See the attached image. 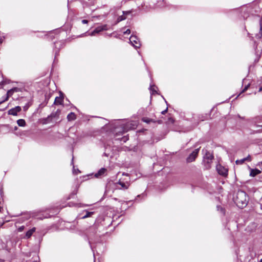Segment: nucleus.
I'll return each mask as SVG.
<instances>
[{"mask_svg": "<svg viewBox=\"0 0 262 262\" xmlns=\"http://www.w3.org/2000/svg\"><path fill=\"white\" fill-rule=\"evenodd\" d=\"M150 90H151V91H152L153 92H156V90H155L154 88H153V87H151V88H150Z\"/></svg>", "mask_w": 262, "mask_h": 262, "instance_id": "2f4dec72", "label": "nucleus"}, {"mask_svg": "<svg viewBox=\"0 0 262 262\" xmlns=\"http://www.w3.org/2000/svg\"><path fill=\"white\" fill-rule=\"evenodd\" d=\"M167 110H168V108H167L165 110L162 111L161 113L162 114H165L167 112Z\"/></svg>", "mask_w": 262, "mask_h": 262, "instance_id": "c756f323", "label": "nucleus"}, {"mask_svg": "<svg viewBox=\"0 0 262 262\" xmlns=\"http://www.w3.org/2000/svg\"><path fill=\"white\" fill-rule=\"evenodd\" d=\"M67 119L69 121L74 120L76 119V115L74 113H70L67 116Z\"/></svg>", "mask_w": 262, "mask_h": 262, "instance_id": "ddd939ff", "label": "nucleus"}, {"mask_svg": "<svg viewBox=\"0 0 262 262\" xmlns=\"http://www.w3.org/2000/svg\"><path fill=\"white\" fill-rule=\"evenodd\" d=\"M93 214H94V212H88V211H86V214L84 216H83L82 218V219H85V218H86V217H90Z\"/></svg>", "mask_w": 262, "mask_h": 262, "instance_id": "a211bd4d", "label": "nucleus"}, {"mask_svg": "<svg viewBox=\"0 0 262 262\" xmlns=\"http://www.w3.org/2000/svg\"><path fill=\"white\" fill-rule=\"evenodd\" d=\"M250 169V176L252 177H254L260 174L261 173V170L258 169H252L251 168H249Z\"/></svg>", "mask_w": 262, "mask_h": 262, "instance_id": "1a4fd4ad", "label": "nucleus"}, {"mask_svg": "<svg viewBox=\"0 0 262 262\" xmlns=\"http://www.w3.org/2000/svg\"><path fill=\"white\" fill-rule=\"evenodd\" d=\"M36 228L35 227L32 228L26 232L25 237L26 238H29L33 233L35 231Z\"/></svg>", "mask_w": 262, "mask_h": 262, "instance_id": "f8f14e48", "label": "nucleus"}, {"mask_svg": "<svg viewBox=\"0 0 262 262\" xmlns=\"http://www.w3.org/2000/svg\"><path fill=\"white\" fill-rule=\"evenodd\" d=\"M217 209L218 210H220L222 213L223 214H225V211H224V209L221 206H217Z\"/></svg>", "mask_w": 262, "mask_h": 262, "instance_id": "5701e85b", "label": "nucleus"}, {"mask_svg": "<svg viewBox=\"0 0 262 262\" xmlns=\"http://www.w3.org/2000/svg\"><path fill=\"white\" fill-rule=\"evenodd\" d=\"M107 30V25H104L103 26H99L95 29V30L91 32L90 34V35L91 36H94L96 35V34L99 33V32H101L103 30Z\"/></svg>", "mask_w": 262, "mask_h": 262, "instance_id": "423d86ee", "label": "nucleus"}, {"mask_svg": "<svg viewBox=\"0 0 262 262\" xmlns=\"http://www.w3.org/2000/svg\"><path fill=\"white\" fill-rule=\"evenodd\" d=\"M142 120V121L143 122H146L147 123H149L150 122H156L154 120H152L151 119L148 118H143Z\"/></svg>", "mask_w": 262, "mask_h": 262, "instance_id": "dca6fc26", "label": "nucleus"}, {"mask_svg": "<svg viewBox=\"0 0 262 262\" xmlns=\"http://www.w3.org/2000/svg\"><path fill=\"white\" fill-rule=\"evenodd\" d=\"M257 166H259V168L261 169V170H262V161L261 162H258L257 165Z\"/></svg>", "mask_w": 262, "mask_h": 262, "instance_id": "393cba45", "label": "nucleus"}, {"mask_svg": "<svg viewBox=\"0 0 262 262\" xmlns=\"http://www.w3.org/2000/svg\"><path fill=\"white\" fill-rule=\"evenodd\" d=\"M62 101L63 100L62 98L58 97H56L55 99L54 103L56 105L61 104L62 102Z\"/></svg>", "mask_w": 262, "mask_h": 262, "instance_id": "4468645a", "label": "nucleus"}, {"mask_svg": "<svg viewBox=\"0 0 262 262\" xmlns=\"http://www.w3.org/2000/svg\"><path fill=\"white\" fill-rule=\"evenodd\" d=\"M126 13L128 14V13H129V12H126Z\"/></svg>", "mask_w": 262, "mask_h": 262, "instance_id": "c9c22d12", "label": "nucleus"}, {"mask_svg": "<svg viewBox=\"0 0 262 262\" xmlns=\"http://www.w3.org/2000/svg\"><path fill=\"white\" fill-rule=\"evenodd\" d=\"M199 150V148H197L191 153L186 159L187 162L190 163L194 161L198 155Z\"/></svg>", "mask_w": 262, "mask_h": 262, "instance_id": "20e7f679", "label": "nucleus"}, {"mask_svg": "<svg viewBox=\"0 0 262 262\" xmlns=\"http://www.w3.org/2000/svg\"><path fill=\"white\" fill-rule=\"evenodd\" d=\"M248 87H249V85H247V86L244 88V89L243 90L242 92H244L245 91H246L247 90V89H248Z\"/></svg>", "mask_w": 262, "mask_h": 262, "instance_id": "c85d7f7f", "label": "nucleus"}, {"mask_svg": "<svg viewBox=\"0 0 262 262\" xmlns=\"http://www.w3.org/2000/svg\"><path fill=\"white\" fill-rule=\"evenodd\" d=\"M24 228L25 227L24 226H22L18 228V231L21 232L24 229Z\"/></svg>", "mask_w": 262, "mask_h": 262, "instance_id": "bb28decb", "label": "nucleus"}, {"mask_svg": "<svg viewBox=\"0 0 262 262\" xmlns=\"http://www.w3.org/2000/svg\"><path fill=\"white\" fill-rule=\"evenodd\" d=\"M9 96L6 94V96L3 100L0 101V104L3 103V102L7 101L9 99Z\"/></svg>", "mask_w": 262, "mask_h": 262, "instance_id": "aec40b11", "label": "nucleus"}, {"mask_svg": "<svg viewBox=\"0 0 262 262\" xmlns=\"http://www.w3.org/2000/svg\"><path fill=\"white\" fill-rule=\"evenodd\" d=\"M16 91V88H13L11 90H9V91H8L6 95H8L10 97V96L12 95L14 92Z\"/></svg>", "mask_w": 262, "mask_h": 262, "instance_id": "f3484780", "label": "nucleus"}, {"mask_svg": "<svg viewBox=\"0 0 262 262\" xmlns=\"http://www.w3.org/2000/svg\"><path fill=\"white\" fill-rule=\"evenodd\" d=\"M259 262H262V258L260 260Z\"/></svg>", "mask_w": 262, "mask_h": 262, "instance_id": "f704fd0d", "label": "nucleus"}, {"mask_svg": "<svg viewBox=\"0 0 262 262\" xmlns=\"http://www.w3.org/2000/svg\"><path fill=\"white\" fill-rule=\"evenodd\" d=\"M129 41L132 45L136 48H139L141 46L139 39L136 36H131L129 38Z\"/></svg>", "mask_w": 262, "mask_h": 262, "instance_id": "39448f33", "label": "nucleus"}, {"mask_svg": "<svg viewBox=\"0 0 262 262\" xmlns=\"http://www.w3.org/2000/svg\"><path fill=\"white\" fill-rule=\"evenodd\" d=\"M82 23L83 24H88V21L87 20H86V19H83V20H82Z\"/></svg>", "mask_w": 262, "mask_h": 262, "instance_id": "cd10ccee", "label": "nucleus"}, {"mask_svg": "<svg viewBox=\"0 0 262 262\" xmlns=\"http://www.w3.org/2000/svg\"><path fill=\"white\" fill-rule=\"evenodd\" d=\"M213 159V155L209 152H206L204 157L203 163L206 169H209L211 167V163Z\"/></svg>", "mask_w": 262, "mask_h": 262, "instance_id": "f03ea898", "label": "nucleus"}, {"mask_svg": "<svg viewBox=\"0 0 262 262\" xmlns=\"http://www.w3.org/2000/svg\"><path fill=\"white\" fill-rule=\"evenodd\" d=\"M216 169L218 173L223 176H226L228 173V170L221 165L216 166Z\"/></svg>", "mask_w": 262, "mask_h": 262, "instance_id": "0eeeda50", "label": "nucleus"}, {"mask_svg": "<svg viewBox=\"0 0 262 262\" xmlns=\"http://www.w3.org/2000/svg\"><path fill=\"white\" fill-rule=\"evenodd\" d=\"M259 26H260L259 34L260 35V37H261L262 36V17H261L260 20Z\"/></svg>", "mask_w": 262, "mask_h": 262, "instance_id": "6ab92c4d", "label": "nucleus"}, {"mask_svg": "<svg viewBox=\"0 0 262 262\" xmlns=\"http://www.w3.org/2000/svg\"><path fill=\"white\" fill-rule=\"evenodd\" d=\"M169 121H170V122H172V123H173V119L172 118H170L169 119Z\"/></svg>", "mask_w": 262, "mask_h": 262, "instance_id": "473e14b6", "label": "nucleus"}, {"mask_svg": "<svg viewBox=\"0 0 262 262\" xmlns=\"http://www.w3.org/2000/svg\"><path fill=\"white\" fill-rule=\"evenodd\" d=\"M33 262H38V261H33Z\"/></svg>", "mask_w": 262, "mask_h": 262, "instance_id": "e433bc0d", "label": "nucleus"}, {"mask_svg": "<svg viewBox=\"0 0 262 262\" xmlns=\"http://www.w3.org/2000/svg\"><path fill=\"white\" fill-rule=\"evenodd\" d=\"M106 172V169L104 168H101L96 173H95V176L97 178L101 177L104 175Z\"/></svg>", "mask_w": 262, "mask_h": 262, "instance_id": "9d476101", "label": "nucleus"}, {"mask_svg": "<svg viewBox=\"0 0 262 262\" xmlns=\"http://www.w3.org/2000/svg\"><path fill=\"white\" fill-rule=\"evenodd\" d=\"M244 162L245 160L243 159L241 160H237L235 162L237 164H242L244 163Z\"/></svg>", "mask_w": 262, "mask_h": 262, "instance_id": "4be33fe9", "label": "nucleus"}, {"mask_svg": "<svg viewBox=\"0 0 262 262\" xmlns=\"http://www.w3.org/2000/svg\"><path fill=\"white\" fill-rule=\"evenodd\" d=\"M262 91V87H260L259 89V92H261Z\"/></svg>", "mask_w": 262, "mask_h": 262, "instance_id": "72a5a7b5", "label": "nucleus"}, {"mask_svg": "<svg viewBox=\"0 0 262 262\" xmlns=\"http://www.w3.org/2000/svg\"><path fill=\"white\" fill-rule=\"evenodd\" d=\"M125 18H126V17L124 15L120 16L117 19V21L118 22L121 21L123 20H124Z\"/></svg>", "mask_w": 262, "mask_h": 262, "instance_id": "412c9836", "label": "nucleus"}, {"mask_svg": "<svg viewBox=\"0 0 262 262\" xmlns=\"http://www.w3.org/2000/svg\"><path fill=\"white\" fill-rule=\"evenodd\" d=\"M244 159L245 160V161H251V158L250 156H249V155L247 157L244 158Z\"/></svg>", "mask_w": 262, "mask_h": 262, "instance_id": "b1692460", "label": "nucleus"}, {"mask_svg": "<svg viewBox=\"0 0 262 262\" xmlns=\"http://www.w3.org/2000/svg\"><path fill=\"white\" fill-rule=\"evenodd\" d=\"M60 114V110H58L55 113H52L50 115V116H48V117L47 118V119L49 120L50 118L58 117L59 116Z\"/></svg>", "mask_w": 262, "mask_h": 262, "instance_id": "9b49d317", "label": "nucleus"}, {"mask_svg": "<svg viewBox=\"0 0 262 262\" xmlns=\"http://www.w3.org/2000/svg\"><path fill=\"white\" fill-rule=\"evenodd\" d=\"M130 185V183L128 182H123L120 180L116 183V187L118 189H127Z\"/></svg>", "mask_w": 262, "mask_h": 262, "instance_id": "7ed1b4c3", "label": "nucleus"}, {"mask_svg": "<svg viewBox=\"0 0 262 262\" xmlns=\"http://www.w3.org/2000/svg\"><path fill=\"white\" fill-rule=\"evenodd\" d=\"M130 128H131V127H129V129H130ZM128 129H129V128H127H127H125L123 129V133H124V132H127Z\"/></svg>", "mask_w": 262, "mask_h": 262, "instance_id": "7c9ffc66", "label": "nucleus"}, {"mask_svg": "<svg viewBox=\"0 0 262 262\" xmlns=\"http://www.w3.org/2000/svg\"><path fill=\"white\" fill-rule=\"evenodd\" d=\"M21 107L19 106H16L14 108H12L8 111V114L13 115V116H16L17 115V113L21 111Z\"/></svg>", "mask_w": 262, "mask_h": 262, "instance_id": "6e6552de", "label": "nucleus"}, {"mask_svg": "<svg viewBox=\"0 0 262 262\" xmlns=\"http://www.w3.org/2000/svg\"><path fill=\"white\" fill-rule=\"evenodd\" d=\"M17 123L19 126H25L26 125V122L24 119L18 120Z\"/></svg>", "mask_w": 262, "mask_h": 262, "instance_id": "2eb2a0df", "label": "nucleus"}, {"mask_svg": "<svg viewBox=\"0 0 262 262\" xmlns=\"http://www.w3.org/2000/svg\"><path fill=\"white\" fill-rule=\"evenodd\" d=\"M248 198L245 192L243 191H238L236 198H235V202L240 207H244L247 205Z\"/></svg>", "mask_w": 262, "mask_h": 262, "instance_id": "f257e3e1", "label": "nucleus"}, {"mask_svg": "<svg viewBox=\"0 0 262 262\" xmlns=\"http://www.w3.org/2000/svg\"><path fill=\"white\" fill-rule=\"evenodd\" d=\"M130 33V30L129 29H127L125 32H124V34H129Z\"/></svg>", "mask_w": 262, "mask_h": 262, "instance_id": "a878e982", "label": "nucleus"}]
</instances>
